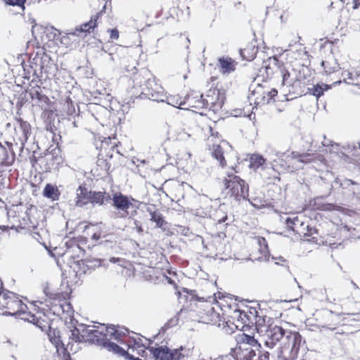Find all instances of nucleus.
Listing matches in <instances>:
<instances>
[{"label": "nucleus", "mask_w": 360, "mask_h": 360, "mask_svg": "<svg viewBox=\"0 0 360 360\" xmlns=\"http://www.w3.org/2000/svg\"><path fill=\"white\" fill-rule=\"evenodd\" d=\"M330 141L328 140V141H323L322 143V144L323 146H328L330 145Z\"/></svg>", "instance_id": "nucleus-54"}, {"label": "nucleus", "mask_w": 360, "mask_h": 360, "mask_svg": "<svg viewBox=\"0 0 360 360\" xmlns=\"http://www.w3.org/2000/svg\"><path fill=\"white\" fill-rule=\"evenodd\" d=\"M60 311H61L63 314H65L70 316L72 313V307L71 304L66 301H63L59 304V306L56 307L54 313H59Z\"/></svg>", "instance_id": "nucleus-32"}, {"label": "nucleus", "mask_w": 360, "mask_h": 360, "mask_svg": "<svg viewBox=\"0 0 360 360\" xmlns=\"http://www.w3.org/2000/svg\"><path fill=\"white\" fill-rule=\"evenodd\" d=\"M100 238V236L98 235H97L96 233H94L93 236H92V238L94 239V240H98Z\"/></svg>", "instance_id": "nucleus-56"}, {"label": "nucleus", "mask_w": 360, "mask_h": 360, "mask_svg": "<svg viewBox=\"0 0 360 360\" xmlns=\"http://www.w3.org/2000/svg\"><path fill=\"white\" fill-rule=\"evenodd\" d=\"M353 1V8L354 9H357L360 5V3H359V0H352Z\"/></svg>", "instance_id": "nucleus-48"}, {"label": "nucleus", "mask_w": 360, "mask_h": 360, "mask_svg": "<svg viewBox=\"0 0 360 360\" xmlns=\"http://www.w3.org/2000/svg\"><path fill=\"white\" fill-rule=\"evenodd\" d=\"M9 229L8 226H0V233L2 232L7 231Z\"/></svg>", "instance_id": "nucleus-49"}, {"label": "nucleus", "mask_w": 360, "mask_h": 360, "mask_svg": "<svg viewBox=\"0 0 360 360\" xmlns=\"http://www.w3.org/2000/svg\"><path fill=\"white\" fill-rule=\"evenodd\" d=\"M302 343V338L298 332L286 330L278 354V360H295Z\"/></svg>", "instance_id": "nucleus-3"}, {"label": "nucleus", "mask_w": 360, "mask_h": 360, "mask_svg": "<svg viewBox=\"0 0 360 360\" xmlns=\"http://www.w3.org/2000/svg\"><path fill=\"white\" fill-rule=\"evenodd\" d=\"M101 95V92L95 91L92 94L94 95L93 100L95 103L99 104V105H103V98L101 96H97L96 94Z\"/></svg>", "instance_id": "nucleus-40"}, {"label": "nucleus", "mask_w": 360, "mask_h": 360, "mask_svg": "<svg viewBox=\"0 0 360 360\" xmlns=\"http://www.w3.org/2000/svg\"><path fill=\"white\" fill-rule=\"evenodd\" d=\"M119 37V32L116 29L110 30V38L112 39H117Z\"/></svg>", "instance_id": "nucleus-44"}, {"label": "nucleus", "mask_w": 360, "mask_h": 360, "mask_svg": "<svg viewBox=\"0 0 360 360\" xmlns=\"http://www.w3.org/2000/svg\"><path fill=\"white\" fill-rule=\"evenodd\" d=\"M271 319L270 317H266V316L260 315L257 310V314L255 316V320H253L252 325L255 326V328L257 332L259 333H262L264 332V330L268 327L269 325H271L270 323Z\"/></svg>", "instance_id": "nucleus-21"}, {"label": "nucleus", "mask_w": 360, "mask_h": 360, "mask_svg": "<svg viewBox=\"0 0 360 360\" xmlns=\"http://www.w3.org/2000/svg\"><path fill=\"white\" fill-rule=\"evenodd\" d=\"M214 360H228V357L220 356H218L217 358H216Z\"/></svg>", "instance_id": "nucleus-52"}, {"label": "nucleus", "mask_w": 360, "mask_h": 360, "mask_svg": "<svg viewBox=\"0 0 360 360\" xmlns=\"http://www.w3.org/2000/svg\"><path fill=\"white\" fill-rule=\"evenodd\" d=\"M183 105V103H181ZM184 104L187 105L188 108L194 109H202L205 108V104L203 101V96L197 92H192L188 94L184 102Z\"/></svg>", "instance_id": "nucleus-16"}, {"label": "nucleus", "mask_w": 360, "mask_h": 360, "mask_svg": "<svg viewBox=\"0 0 360 360\" xmlns=\"http://www.w3.org/2000/svg\"><path fill=\"white\" fill-rule=\"evenodd\" d=\"M329 89L328 85L322 84H317L313 86L311 89V94L317 98H319L323 94L324 91L328 90Z\"/></svg>", "instance_id": "nucleus-33"}, {"label": "nucleus", "mask_w": 360, "mask_h": 360, "mask_svg": "<svg viewBox=\"0 0 360 360\" xmlns=\"http://www.w3.org/2000/svg\"><path fill=\"white\" fill-rule=\"evenodd\" d=\"M357 149H360V142L359 143H357L356 144H354L352 146V150H356Z\"/></svg>", "instance_id": "nucleus-51"}, {"label": "nucleus", "mask_w": 360, "mask_h": 360, "mask_svg": "<svg viewBox=\"0 0 360 360\" xmlns=\"http://www.w3.org/2000/svg\"><path fill=\"white\" fill-rule=\"evenodd\" d=\"M250 167L254 170L266 168V160L259 154H253L250 159Z\"/></svg>", "instance_id": "nucleus-28"}, {"label": "nucleus", "mask_w": 360, "mask_h": 360, "mask_svg": "<svg viewBox=\"0 0 360 360\" xmlns=\"http://www.w3.org/2000/svg\"><path fill=\"white\" fill-rule=\"evenodd\" d=\"M34 318H35V319L34 321H30V322L35 324L37 326H38L39 328H41V330H46V328H48V326H50L47 322H46L44 321H41L40 319L37 318L35 316H34Z\"/></svg>", "instance_id": "nucleus-35"}, {"label": "nucleus", "mask_w": 360, "mask_h": 360, "mask_svg": "<svg viewBox=\"0 0 360 360\" xmlns=\"http://www.w3.org/2000/svg\"><path fill=\"white\" fill-rule=\"evenodd\" d=\"M94 335L96 338L99 339L98 343L101 344L103 342V340L114 339L119 342H123V338L129 333L127 328L120 326H106L105 324H101L100 326L94 328Z\"/></svg>", "instance_id": "nucleus-4"}, {"label": "nucleus", "mask_w": 360, "mask_h": 360, "mask_svg": "<svg viewBox=\"0 0 360 360\" xmlns=\"http://www.w3.org/2000/svg\"><path fill=\"white\" fill-rule=\"evenodd\" d=\"M258 243L259 244L262 246V245H264V249H266L267 248V244H266V241L265 240L264 238H259L258 240Z\"/></svg>", "instance_id": "nucleus-47"}, {"label": "nucleus", "mask_w": 360, "mask_h": 360, "mask_svg": "<svg viewBox=\"0 0 360 360\" xmlns=\"http://www.w3.org/2000/svg\"><path fill=\"white\" fill-rule=\"evenodd\" d=\"M285 332L286 330L281 326L269 325L262 335L264 345L269 349H272L278 342H280L281 346Z\"/></svg>", "instance_id": "nucleus-7"}, {"label": "nucleus", "mask_w": 360, "mask_h": 360, "mask_svg": "<svg viewBox=\"0 0 360 360\" xmlns=\"http://www.w3.org/2000/svg\"><path fill=\"white\" fill-rule=\"evenodd\" d=\"M30 94L31 97H32V99L37 98L39 101L41 100V95L40 94V93L37 90L32 89L30 91Z\"/></svg>", "instance_id": "nucleus-41"}, {"label": "nucleus", "mask_w": 360, "mask_h": 360, "mask_svg": "<svg viewBox=\"0 0 360 360\" xmlns=\"http://www.w3.org/2000/svg\"><path fill=\"white\" fill-rule=\"evenodd\" d=\"M351 283L353 285L355 289H358V285L354 281H352Z\"/></svg>", "instance_id": "nucleus-58"}, {"label": "nucleus", "mask_w": 360, "mask_h": 360, "mask_svg": "<svg viewBox=\"0 0 360 360\" xmlns=\"http://www.w3.org/2000/svg\"><path fill=\"white\" fill-rule=\"evenodd\" d=\"M321 65L324 68V70L327 75H330L338 69V65L336 64V63H333L332 65H330L329 61H323L321 63Z\"/></svg>", "instance_id": "nucleus-34"}, {"label": "nucleus", "mask_w": 360, "mask_h": 360, "mask_svg": "<svg viewBox=\"0 0 360 360\" xmlns=\"http://www.w3.org/2000/svg\"><path fill=\"white\" fill-rule=\"evenodd\" d=\"M315 160L321 162L325 160L323 156L319 154L303 153L300 155V161L302 162H309Z\"/></svg>", "instance_id": "nucleus-31"}, {"label": "nucleus", "mask_w": 360, "mask_h": 360, "mask_svg": "<svg viewBox=\"0 0 360 360\" xmlns=\"http://www.w3.org/2000/svg\"><path fill=\"white\" fill-rule=\"evenodd\" d=\"M167 279H168L169 283H171L172 282V279H171V278H169L167 277Z\"/></svg>", "instance_id": "nucleus-62"}, {"label": "nucleus", "mask_w": 360, "mask_h": 360, "mask_svg": "<svg viewBox=\"0 0 360 360\" xmlns=\"http://www.w3.org/2000/svg\"><path fill=\"white\" fill-rule=\"evenodd\" d=\"M219 91H210L206 98H203L205 108H209L213 112L219 110L222 107V102L219 98Z\"/></svg>", "instance_id": "nucleus-13"}, {"label": "nucleus", "mask_w": 360, "mask_h": 360, "mask_svg": "<svg viewBox=\"0 0 360 360\" xmlns=\"http://www.w3.org/2000/svg\"><path fill=\"white\" fill-rule=\"evenodd\" d=\"M112 200L115 208L122 212L120 217H124L128 214V210L133 205L131 201L134 200L121 193H115L112 195Z\"/></svg>", "instance_id": "nucleus-9"}, {"label": "nucleus", "mask_w": 360, "mask_h": 360, "mask_svg": "<svg viewBox=\"0 0 360 360\" xmlns=\"http://www.w3.org/2000/svg\"><path fill=\"white\" fill-rule=\"evenodd\" d=\"M281 221H284L287 227L294 232L301 235L304 233V222L302 221L297 216L292 217H288L287 214L281 216Z\"/></svg>", "instance_id": "nucleus-12"}, {"label": "nucleus", "mask_w": 360, "mask_h": 360, "mask_svg": "<svg viewBox=\"0 0 360 360\" xmlns=\"http://www.w3.org/2000/svg\"><path fill=\"white\" fill-rule=\"evenodd\" d=\"M193 214L198 217H205L206 215L205 212L199 210L193 211Z\"/></svg>", "instance_id": "nucleus-46"}, {"label": "nucleus", "mask_w": 360, "mask_h": 360, "mask_svg": "<svg viewBox=\"0 0 360 360\" xmlns=\"http://www.w3.org/2000/svg\"><path fill=\"white\" fill-rule=\"evenodd\" d=\"M256 314L257 309L255 307H246L244 309H235L232 317L241 324L250 326L253 320H255Z\"/></svg>", "instance_id": "nucleus-10"}, {"label": "nucleus", "mask_w": 360, "mask_h": 360, "mask_svg": "<svg viewBox=\"0 0 360 360\" xmlns=\"http://www.w3.org/2000/svg\"><path fill=\"white\" fill-rule=\"evenodd\" d=\"M134 82L135 86L140 88V98H146L156 102L165 101L167 96L162 87L149 72H146L145 75L136 77Z\"/></svg>", "instance_id": "nucleus-2"}, {"label": "nucleus", "mask_w": 360, "mask_h": 360, "mask_svg": "<svg viewBox=\"0 0 360 360\" xmlns=\"http://www.w3.org/2000/svg\"><path fill=\"white\" fill-rule=\"evenodd\" d=\"M101 265L100 260H79L75 264V271L77 274H86L88 271L93 269L94 266H99Z\"/></svg>", "instance_id": "nucleus-18"}, {"label": "nucleus", "mask_w": 360, "mask_h": 360, "mask_svg": "<svg viewBox=\"0 0 360 360\" xmlns=\"http://www.w3.org/2000/svg\"><path fill=\"white\" fill-rule=\"evenodd\" d=\"M101 13H97L95 15L91 18V20L82 24L79 27H76L74 30H70L67 32V35L70 37L71 36H77L82 37L86 35L87 32H89L91 29L94 28L96 26V21L100 17Z\"/></svg>", "instance_id": "nucleus-11"}, {"label": "nucleus", "mask_w": 360, "mask_h": 360, "mask_svg": "<svg viewBox=\"0 0 360 360\" xmlns=\"http://www.w3.org/2000/svg\"><path fill=\"white\" fill-rule=\"evenodd\" d=\"M111 340L112 339L109 338L108 340H103V342L101 343V345L110 352L117 354L120 356L125 355L126 351L116 343L111 342Z\"/></svg>", "instance_id": "nucleus-29"}, {"label": "nucleus", "mask_w": 360, "mask_h": 360, "mask_svg": "<svg viewBox=\"0 0 360 360\" xmlns=\"http://www.w3.org/2000/svg\"><path fill=\"white\" fill-rule=\"evenodd\" d=\"M49 60L50 58L46 55L42 58H40L39 59H36V65H39V70L41 71V73H42L43 71L46 72L45 65H44V61H49Z\"/></svg>", "instance_id": "nucleus-36"}, {"label": "nucleus", "mask_w": 360, "mask_h": 360, "mask_svg": "<svg viewBox=\"0 0 360 360\" xmlns=\"http://www.w3.org/2000/svg\"><path fill=\"white\" fill-rule=\"evenodd\" d=\"M278 94V91L276 89H272L270 91L267 92V96H264L263 102L269 103L271 99L274 98Z\"/></svg>", "instance_id": "nucleus-37"}, {"label": "nucleus", "mask_w": 360, "mask_h": 360, "mask_svg": "<svg viewBox=\"0 0 360 360\" xmlns=\"http://www.w3.org/2000/svg\"><path fill=\"white\" fill-rule=\"evenodd\" d=\"M184 291L188 292V293L190 292L192 296H194V293L195 292V290H189L188 289H185Z\"/></svg>", "instance_id": "nucleus-53"}, {"label": "nucleus", "mask_w": 360, "mask_h": 360, "mask_svg": "<svg viewBox=\"0 0 360 360\" xmlns=\"http://www.w3.org/2000/svg\"><path fill=\"white\" fill-rule=\"evenodd\" d=\"M4 1L7 4H8L10 6H17L22 8L23 10L25 9L24 4H25L26 0H4Z\"/></svg>", "instance_id": "nucleus-38"}, {"label": "nucleus", "mask_w": 360, "mask_h": 360, "mask_svg": "<svg viewBox=\"0 0 360 360\" xmlns=\"http://www.w3.org/2000/svg\"><path fill=\"white\" fill-rule=\"evenodd\" d=\"M324 208H323V210H330L333 209V207H334L333 205L332 204H328V205H324Z\"/></svg>", "instance_id": "nucleus-50"}, {"label": "nucleus", "mask_w": 360, "mask_h": 360, "mask_svg": "<svg viewBox=\"0 0 360 360\" xmlns=\"http://www.w3.org/2000/svg\"><path fill=\"white\" fill-rule=\"evenodd\" d=\"M43 195L44 197L56 201L59 199L60 193L57 186L47 184L44 188Z\"/></svg>", "instance_id": "nucleus-26"}, {"label": "nucleus", "mask_w": 360, "mask_h": 360, "mask_svg": "<svg viewBox=\"0 0 360 360\" xmlns=\"http://www.w3.org/2000/svg\"><path fill=\"white\" fill-rule=\"evenodd\" d=\"M110 199V196L106 195L105 192L91 191L89 202L94 205L97 204L102 205L104 204L105 201H108Z\"/></svg>", "instance_id": "nucleus-27"}, {"label": "nucleus", "mask_w": 360, "mask_h": 360, "mask_svg": "<svg viewBox=\"0 0 360 360\" xmlns=\"http://www.w3.org/2000/svg\"><path fill=\"white\" fill-rule=\"evenodd\" d=\"M73 111H75V110H74V109H72V110L70 108H69V109H68V113L72 114Z\"/></svg>", "instance_id": "nucleus-59"}, {"label": "nucleus", "mask_w": 360, "mask_h": 360, "mask_svg": "<svg viewBox=\"0 0 360 360\" xmlns=\"http://www.w3.org/2000/svg\"><path fill=\"white\" fill-rule=\"evenodd\" d=\"M339 181L340 180L338 179H336L335 181V183L339 184Z\"/></svg>", "instance_id": "nucleus-63"}, {"label": "nucleus", "mask_w": 360, "mask_h": 360, "mask_svg": "<svg viewBox=\"0 0 360 360\" xmlns=\"http://www.w3.org/2000/svg\"><path fill=\"white\" fill-rule=\"evenodd\" d=\"M207 314H210V315L212 316V319H208L207 321H213V319L214 316L217 317L218 316V314H215L214 311V309L213 307H211V305L210 304H207Z\"/></svg>", "instance_id": "nucleus-42"}, {"label": "nucleus", "mask_w": 360, "mask_h": 360, "mask_svg": "<svg viewBox=\"0 0 360 360\" xmlns=\"http://www.w3.org/2000/svg\"><path fill=\"white\" fill-rule=\"evenodd\" d=\"M91 191L85 185H80L76 190L75 206L83 207L89 202Z\"/></svg>", "instance_id": "nucleus-15"}, {"label": "nucleus", "mask_w": 360, "mask_h": 360, "mask_svg": "<svg viewBox=\"0 0 360 360\" xmlns=\"http://www.w3.org/2000/svg\"><path fill=\"white\" fill-rule=\"evenodd\" d=\"M347 76H348V77H347V79H351V80H352V73L348 72V73H347Z\"/></svg>", "instance_id": "nucleus-57"}, {"label": "nucleus", "mask_w": 360, "mask_h": 360, "mask_svg": "<svg viewBox=\"0 0 360 360\" xmlns=\"http://www.w3.org/2000/svg\"><path fill=\"white\" fill-rule=\"evenodd\" d=\"M147 212L150 216V220L155 223L156 228H162L166 224L162 214L154 207H148Z\"/></svg>", "instance_id": "nucleus-22"}, {"label": "nucleus", "mask_w": 360, "mask_h": 360, "mask_svg": "<svg viewBox=\"0 0 360 360\" xmlns=\"http://www.w3.org/2000/svg\"><path fill=\"white\" fill-rule=\"evenodd\" d=\"M237 345L242 347H261V345L252 335H247L244 333L238 334L236 336Z\"/></svg>", "instance_id": "nucleus-17"}, {"label": "nucleus", "mask_w": 360, "mask_h": 360, "mask_svg": "<svg viewBox=\"0 0 360 360\" xmlns=\"http://www.w3.org/2000/svg\"><path fill=\"white\" fill-rule=\"evenodd\" d=\"M224 184L226 189L229 190L231 196L236 200H245L248 196V187L245 181L234 174H228L224 180Z\"/></svg>", "instance_id": "nucleus-5"}, {"label": "nucleus", "mask_w": 360, "mask_h": 360, "mask_svg": "<svg viewBox=\"0 0 360 360\" xmlns=\"http://www.w3.org/2000/svg\"><path fill=\"white\" fill-rule=\"evenodd\" d=\"M219 64L223 74H230L236 69V63L230 58H221L219 59Z\"/></svg>", "instance_id": "nucleus-24"}, {"label": "nucleus", "mask_w": 360, "mask_h": 360, "mask_svg": "<svg viewBox=\"0 0 360 360\" xmlns=\"http://www.w3.org/2000/svg\"><path fill=\"white\" fill-rule=\"evenodd\" d=\"M148 349L155 360H176V356L177 355V352H176V354H173L169 348L166 347H151L148 348Z\"/></svg>", "instance_id": "nucleus-14"}, {"label": "nucleus", "mask_w": 360, "mask_h": 360, "mask_svg": "<svg viewBox=\"0 0 360 360\" xmlns=\"http://www.w3.org/2000/svg\"><path fill=\"white\" fill-rule=\"evenodd\" d=\"M15 160V153L10 148H7L0 143V165H11Z\"/></svg>", "instance_id": "nucleus-19"}, {"label": "nucleus", "mask_w": 360, "mask_h": 360, "mask_svg": "<svg viewBox=\"0 0 360 360\" xmlns=\"http://www.w3.org/2000/svg\"><path fill=\"white\" fill-rule=\"evenodd\" d=\"M49 330L47 332V335L50 342L55 345V347L58 349L59 347H63L64 343L61 340V336L60 335V331L57 329H53L51 326H48Z\"/></svg>", "instance_id": "nucleus-25"}, {"label": "nucleus", "mask_w": 360, "mask_h": 360, "mask_svg": "<svg viewBox=\"0 0 360 360\" xmlns=\"http://www.w3.org/2000/svg\"><path fill=\"white\" fill-rule=\"evenodd\" d=\"M304 228L305 229H304V233H302V234H303L304 236H311L314 233L316 232V231L314 228H312V227L309 226V225L304 224Z\"/></svg>", "instance_id": "nucleus-39"}, {"label": "nucleus", "mask_w": 360, "mask_h": 360, "mask_svg": "<svg viewBox=\"0 0 360 360\" xmlns=\"http://www.w3.org/2000/svg\"><path fill=\"white\" fill-rule=\"evenodd\" d=\"M117 260H119V259L115 257H112L110 259V262L112 263H115Z\"/></svg>", "instance_id": "nucleus-55"}, {"label": "nucleus", "mask_w": 360, "mask_h": 360, "mask_svg": "<svg viewBox=\"0 0 360 360\" xmlns=\"http://www.w3.org/2000/svg\"><path fill=\"white\" fill-rule=\"evenodd\" d=\"M354 184H356V182H354L350 179H345L342 182L340 183V185L341 186L345 187V188L349 186L350 185H354Z\"/></svg>", "instance_id": "nucleus-43"}, {"label": "nucleus", "mask_w": 360, "mask_h": 360, "mask_svg": "<svg viewBox=\"0 0 360 360\" xmlns=\"http://www.w3.org/2000/svg\"><path fill=\"white\" fill-rule=\"evenodd\" d=\"M228 146V143L226 141H223L221 145H214L212 148V157L219 161L221 167L226 165V160L224 157V146Z\"/></svg>", "instance_id": "nucleus-23"}, {"label": "nucleus", "mask_w": 360, "mask_h": 360, "mask_svg": "<svg viewBox=\"0 0 360 360\" xmlns=\"http://www.w3.org/2000/svg\"><path fill=\"white\" fill-rule=\"evenodd\" d=\"M94 328L96 326H86L85 324H78L71 330V335L70 339L75 342H98L99 339L95 338Z\"/></svg>", "instance_id": "nucleus-6"}, {"label": "nucleus", "mask_w": 360, "mask_h": 360, "mask_svg": "<svg viewBox=\"0 0 360 360\" xmlns=\"http://www.w3.org/2000/svg\"><path fill=\"white\" fill-rule=\"evenodd\" d=\"M352 155H355V156H356V157H358V156L359 155H358V154H355L354 153Z\"/></svg>", "instance_id": "nucleus-64"}, {"label": "nucleus", "mask_w": 360, "mask_h": 360, "mask_svg": "<svg viewBox=\"0 0 360 360\" xmlns=\"http://www.w3.org/2000/svg\"><path fill=\"white\" fill-rule=\"evenodd\" d=\"M278 259L281 261V262H285V259L283 257H279Z\"/></svg>", "instance_id": "nucleus-60"}, {"label": "nucleus", "mask_w": 360, "mask_h": 360, "mask_svg": "<svg viewBox=\"0 0 360 360\" xmlns=\"http://www.w3.org/2000/svg\"><path fill=\"white\" fill-rule=\"evenodd\" d=\"M14 131L13 141H15V145H19L20 149L22 150L25 143L27 142L30 135L31 134L30 124L22 119H19L16 121V124L14 125Z\"/></svg>", "instance_id": "nucleus-8"}, {"label": "nucleus", "mask_w": 360, "mask_h": 360, "mask_svg": "<svg viewBox=\"0 0 360 360\" xmlns=\"http://www.w3.org/2000/svg\"><path fill=\"white\" fill-rule=\"evenodd\" d=\"M235 352L238 360H253L256 356L255 351L250 347L240 345L235 349Z\"/></svg>", "instance_id": "nucleus-20"}, {"label": "nucleus", "mask_w": 360, "mask_h": 360, "mask_svg": "<svg viewBox=\"0 0 360 360\" xmlns=\"http://www.w3.org/2000/svg\"><path fill=\"white\" fill-rule=\"evenodd\" d=\"M257 53V48L255 45H248L245 48L240 49L241 57L247 60H252Z\"/></svg>", "instance_id": "nucleus-30"}, {"label": "nucleus", "mask_w": 360, "mask_h": 360, "mask_svg": "<svg viewBox=\"0 0 360 360\" xmlns=\"http://www.w3.org/2000/svg\"><path fill=\"white\" fill-rule=\"evenodd\" d=\"M134 224V226H135V228H136L137 232L139 233H143V229L141 227V226L140 225V223L138 221L135 220Z\"/></svg>", "instance_id": "nucleus-45"}, {"label": "nucleus", "mask_w": 360, "mask_h": 360, "mask_svg": "<svg viewBox=\"0 0 360 360\" xmlns=\"http://www.w3.org/2000/svg\"><path fill=\"white\" fill-rule=\"evenodd\" d=\"M11 127V123H7L6 124V127Z\"/></svg>", "instance_id": "nucleus-61"}, {"label": "nucleus", "mask_w": 360, "mask_h": 360, "mask_svg": "<svg viewBox=\"0 0 360 360\" xmlns=\"http://www.w3.org/2000/svg\"><path fill=\"white\" fill-rule=\"evenodd\" d=\"M264 70L266 78L281 77V91L284 95H294L295 97L302 94L301 80L304 78L300 75L293 77L286 68L285 64L277 56L270 57L264 61Z\"/></svg>", "instance_id": "nucleus-1"}]
</instances>
